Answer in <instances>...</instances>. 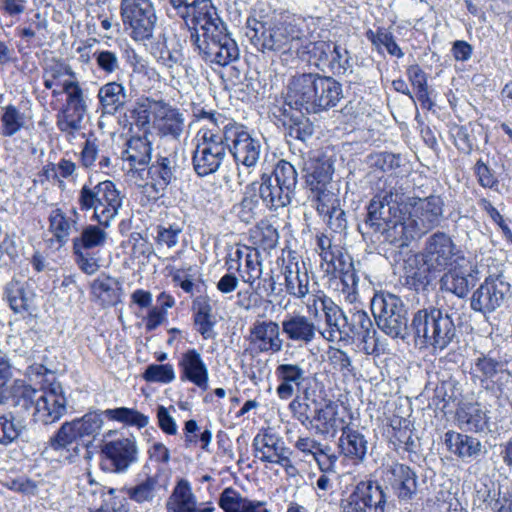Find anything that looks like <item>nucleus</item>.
Masks as SVG:
<instances>
[{"label": "nucleus", "mask_w": 512, "mask_h": 512, "mask_svg": "<svg viewBox=\"0 0 512 512\" xmlns=\"http://www.w3.org/2000/svg\"><path fill=\"white\" fill-rule=\"evenodd\" d=\"M286 89V104L307 114L326 112L343 98L342 84L318 73H297L289 78Z\"/></svg>", "instance_id": "nucleus-1"}, {"label": "nucleus", "mask_w": 512, "mask_h": 512, "mask_svg": "<svg viewBox=\"0 0 512 512\" xmlns=\"http://www.w3.org/2000/svg\"><path fill=\"white\" fill-rule=\"evenodd\" d=\"M246 36L263 53H287L299 49L304 34L291 22L271 23L249 17L246 21Z\"/></svg>", "instance_id": "nucleus-2"}, {"label": "nucleus", "mask_w": 512, "mask_h": 512, "mask_svg": "<svg viewBox=\"0 0 512 512\" xmlns=\"http://www.w3.org/2000/svg\"><path fill=\"white\" fill-rule=\"evenodd\" d=\"M78 204L81 211L93 210L92 219L104 228L117 216L122 198L116 185L105 180L94 186L83 185L79 191Z\"/></svg>", "instance_id": "nucleus-3"}, {"label": "nucleus", "mask_w": 512, "mask_h": 512, "mask_svg": "<svg viewBox=\"0 0 512 512\" xmlns=\"http://www.w3.org/2000/svg\"><path fill=\"white\" fill-rule=\"evenodd\" d=\"M190 39L206 63L226 66L239 58L237 43L225 25L208 28L204 34L191 33Z\"/></svg>", "instance_id": "nucleus-4"}, {"label": "nucleus", "mask_w": 512, "mask_h": 512, "mask_svg": "<svg viewBox=\"0 0 512 512\" xmlns=\"http://www.w3.org/2000/svg\"><path fill=\"white\" fill-rule=\"evenodd\" d=\"M371 310L380 330L392 338L404 340L408 335V311L402 299L392 293H376Z\"/></svg>", "instance_id": "nucleus-5"}, {"label": "nucleus", "mask_w": 512, "mask_h": 512, "mask_svg": "<svg viewBox=\"0 0 512 512\" xmlns=\"http://www.w3.org/2000/svg\"><path fill=\"white\" fill-rule=\"evenodd\" d=\"M120 15L134 41L144 43L153 38L158 17L152 0H120Z\"/></svg>", "instance_id": "nucleus-6"}, {"label": "nucleus", "mask_w": 512, "mask_h": 512, "mask_svg": "<svg viewBox=\"0 0 512 512\" xmlns=\"http://www.w3.org/2000/svg\"><path fill=\"white\" fill-rule=\"evenodd\" d=\"M62 86L66 94V107L57 115V127L67 136L75 137V133L82 129V122L91 99L78 78L63 80Z\"/></svg>", "instance_id": "nucleus-7"}, {"label": "nucleus", "mask_w": 512, "mask_h": 512, "mask_svg": "<svg viewBox=\"0 0 512 512\" xmlns=\"http://www.w3.org/2000/svg\"><path fill=\"white\" fill-rule=\"evenodd\" d=\"M404 211V194L395 187L383 189L376 194L367 207L364 227L367 233H377L388 223L401 217Z\"/></svg>", "instance_id": "nucleus-8"}, {"label": "nucleus", "mask_w": 512, "mask_h": 512, "mask_svg": "<svg viewBox=\"0 0 512 512\" xmlns=\"http://www.w3.org/2000/svg\"><path fill=\"white\" fill-rule=\"evenodd\" d=\"M444 200L439 195L404 200V211L419 238L440 226L444 220Z\"/></svg>", "instance_id": "nucleus-9"}, {"label": "nucleus", "mask_w": 512, "mask_h": 512, "mask_svg": "<svg viewBox=\"0 0 512 512\" xmlns=\"http://www.w3.org/2000/svg\"><path fill=\"white\" fill-rule=\"evenodd\" d=\"M423 266L431 272H444L463 258L461 249L454 243L450 235L437 231L431 234L424 243L420 253Z\"/></svg>", "instance_id": "nucleus-10"}, {"label": "nucleus", "mask_w": 512, "mask_h": 512, "mask_svg": "<svg viewBox=\"0 0 512 512\" xmlns=\"http://www.w3.org/2000/svg\"><path fill=\"white\" fill-rule=\"evenodd\" d=\"M387 496L383 487L372 480L360 481L340 501L342 512H385Z\"/></svg>", "instance_id": "nucleus-11"}, {"label": "nucleus", "mask_w": 512, "mask_h": 512, "mask_svg": "<svg viewBox=\"0 0 512 512\" xmlns=\"http://www.w3.org/2000/svg\"><path fill=\"white\" fill-rule=\"evenodd\" d=\"M510 290V283L502 275L488 276L473 292L471 309L484 315L492 313L510 297Z\"/></svg>", "instance_id": "nucleus-12"}, {"label": "nucleus", "mask_w": 512, "mask_h": 512, "mask_svg": "<svg viewBox=\"0 0 512 512\" xmlns=\"http://www.w3.org/2000/svg\"><path fill=\"white\" fill-rule=\"evenodd\" d=\"M229 152L233 156L236 165L250 169L258 163L262 151V145L258 138L254 137L242 124L236 123L234 129L228 132Z\"/></svg>", "instance_id": "nucleus-13"}, {"label": "nucleus", "mask_w": 512, "mask_h": 512, "mask_svg": "<svg viewBox=\"0 0 512 512\" xmlns=\"http://www.w3.org/2000/svg\"><path fill=\"white\" fill-rule=\"evenodd\" d=\"M66 406L67 400L61 383L52 382L40 390L33 419L44 425L52 424L64 416L67 410Z\"/></svg>", "instance_id": "nucleus-14"}, {"label": "nucleus", "mask_w": 512, "mask_h": 512, "mask_svg": "<svg viewBox=\"0 0 512 512\" xmlns=\"http://www.w3.org/2000/svg\"><path fill=\"white\" fill-rule=\"evenodd\" d=\"M275 375L279 382L276 394L281 400H288L300 392L303 393L304 399H309L310 377L300 363L279 364L275 369Z\"/></svg>", "instance_id": "nucleus-15"}, {"label": "nucleus", "mask_w": 512, "mask_h": 512, "mask_svg": "<svg viewBox=\"0 0 512 512\" xmlns=\"http://www.w3.org/2000/svg\"><path fill=\"white\" fill-rule=\"evenodd\" d=\"M252 446L254 456L262 462L280 465L287 473L295 470L290 459L291 451L277 434L258 433L253 439Z\"/></svg>", "instance_id": "nucleus-16"}, {"label": "nucleus", "mask_w": 512, "mask_h": 512, "mask_svg": "<svg viewBox=\"0 0 512 512\" xmlns=\"http://www.w3.org/2000/svg\"><path fill=\"white\" fill-rule=\"evenodd\" d=\"M102 453L105 456L102 467L110 472L125 473L138 462V447L133 437L106 442Z\"/></svg>", "instance_id": "nucleus-17"}, {"label": "nucleus", "mask_w": 512, "mask_h": 512, "mask_svg": "<svg viewBox=\"0 0 512 512\" xmlns=\"http://www.w3.org/2000/svg\"><path fill=\"white\" fill-rule=\"evenodd\" d=\"M385 481L390 484L400 502L412 501L418 491L416 472L402 463H392L384 471Z\"/></svg>", "instance_id": "nucleus-18"}, {"label": "nucleus", "mask_w": 512, "mask_h": 512, "mask_svg": "<svg viewBox=\"0 0 512 512\" xmlns=\"http://www.w3.org/2000/svg\"><path fill=\"white\" fill-rule=\"evenodd\" d=\"M248 341L262 353H278L283 348L279 324L272 320H256L249 329Z\"/></svg>", "instance_id": "nucleus-19"}, {"label": "nucleus", "mask_w": 512, "mask_h": 512, "mask_svg": "<svg viewBox=\"0 0 512 512\" xmlns=\"http://www.w3.org/2000/svg\"><path fill=\"white\" fill-rule=\"evenodd\" d=\"M281 273L288 295L296 299H304L310 294V278L304 261L295 257L288 258L283 263Z\"/></svg>", "instance_id": "nucleus-20"}, {"label": "nucleus", "mask_w": 512, "mask_h": 512, "mask_svg": "<svg viewBox=\"0 0 512 512\" xmlns=\"http://www.w3.org/2000/svg\"><path fill=\"white\" fill-rule=\"evenodd\" d=\"M167 512H214L210 502L199 503L190 483L180 479L166 501Z\"/></svg>", "instance_id": "nucleus-21"}, {"label": "nucleus", "mask_w": 512, "mask_h": 512, "mask_svg": "<svg viewBox=\"0 0 512 512\" xmlns=\"http://www.w3.org/2000/svg\"><path fill=\"white\" fill-rule=\"evenodd\" d=\"M178 171L176 153L158 155L148 168L151 188L156 194L163 196L167 187L177 179Z\"/></svg>", "instance_id": "nucleus-22"}, {"label": "nucleus", "mask_w": 512, "mask_h": 512, "mask_svg": "<svg viewBox=\"0 0 512 512\" xmlns=\"http://www.w3.org/2000/svg\"><path fill=\"white\" fill-rule=\"evenodd\" d=\"M282 333L292 342L310 344L315 340L317 327L307 316L300 313L287 314L281 322Z\"/></svg>", "instance_id": "nucleus-23"}, {"label": "nucleus", "mask_w": 512, "mask_h": 512, "mask_svg": "<svg viewBox=\"0 0 512 512\" xmlns=\"http://www.w3.org/2000/svg\"><path fill=\"white\" fill-rule=\"evenodd\" d=\"M338 449L340 455L352 461L355 464L362 463L368 453V441L359 430L346 425L341 429V435L338 439Z\"/></svg>", "instance_id": "nucleus-24"}, {"label": "nucleus", "mask_w": 512, "mask_h": 512, "mask_svg": "<svg viewBox=\"0 0 512 512\" xmlns=\"http://www.w3.org/2000/svg\"><path fill=\"white\" fill-rule=\"evenodd\" d=\"M189 4L190 7L187 9V13L178 16L185 21L191 33H199V30H201L204 34L208 28L225 25L217 17L216 12L211 11V5L206 0H198L195 3L189 2Z\"/></svg>", "instance_id": "nucleus-25"}, {"label": "nucleus", "mask_w": 512, "mask_h": 512, "mask_svg": "<svg viewBox=\"0 0 512 512\" xmlns=\"http://www.w3.org/2000/svg\"><path fill=\"white\" fill-rule=\"evenodd\" d=\"M258 192L263 204L272 211L287 207L295 196L289 189L275 182L267 173H263L260 178Z\"/></svg>", "instance_id": "nucleus-26"}, {"label": "nucleus", "mask_w": 512, "mask_h": 512, "mask_svg": "<svg viewBox=\"0 0 512 512\" xmlns=\"http://www.w3.org/2000/svg\"><path fill=\"white\" fill-rule=\"evenodd\" d=\"M179 366L182 371V379H186L201 390L208 389V367L196 349H189L182 354Z\"/></svg>", "instance_id": "nucleus-27"}, {"label": "nucleus", "mask_w": 512, "mask_h": 512, "mask_svg": "<svg viewBox=\"0 0 512 512\" xmlns=\"http://www.w3.org/2000/svg\"><path fill=\"white\" fill-rule=\"evenodd\" d=\"M97 99L102 115H115L125 108L128 102V93L122 83L112 81L99 88Z\"/></svg>", "instance_id": "nucleus-28"}, {"label": "nucleus", "mask_w": 512, "mask_h": 512, "mask_svg": "<svg viewBox=\"0 0 512 512\" xmlns=\"http://www.w3.org/2000/svg\"><path fill=\"white\" fill-rule=\"evenodd\" d=\"M476 279L468 269L448 268L439 280L440 290L464 299L475 286Z\"/></svg>", "instance_id": "nucleus-29"}, {"label": "nucleus", "mask_w": 512, "mask_h": 512, "mask_svg": "<svg viewBox=\"0 0 512 512\" xmlns=\"http://www.w3.org/2000/svg\"><path fill=\"white\" fill-rule=\"evenodd\" d=\"M384 229L379 230L376 234H379L382 241L388 242L397 248H403L409 246L412 240L419 238L416 231H411L412 225L405 213H402L401 217L388 223Z\"/></svg>", "instance_id": "nucleus-30"}, {"label": "nucleus", "mask_w": 512, "mask_h": 512, "mask_svg": "<svg viewBox=\"0 0 512 512\" xmlns=\"http://www.w3.org/2000/svg\"><path fill=\"white\" fill-rule=\"evenodd\" d=\"M5 294L15 313L31 315L34 311L35 294L27 282L13 279L6 285Z\"/></svg>", "instance_id": "nucleus-31"}, {"label": "nucleus", "mask_w": 512, "mask_h": 512, "mask_svg": "<svg viewBox=\"0 0 512 512\" xmlns=\"http://www.w3.org/2000/svg\"><path fill=\"white\" fill-rule=\"evenodd\" d=\"M219 506L225 512H270L266 502L243 497L232 487L225 488L220 494Z\"/></svg>", "instance_id": "nucleus-32"}, {"label": "nucleus", "mask_w": 512, "mask_h": 512, "mask_svg": "<svg viewBox=\"0 0 512 512\" xmlns=\"http://www.w3.org/2000/svg\"><path fill=\"white\" fill-rule=\"evenodd\" d=\"M437 311L442 310L435 307L422 308L413 315L410 328L416 344L421 347H425L428 340H431V334L438 322Z\"/></svg>", "instance_id": "nucleus-33"}, {"label": "nucleus", "mask_w": 512, "mask_h": 512, "mask_svg": "<svg viewBox=\"0 0 512 512\" xmlns=\"http://www.w3.org/2000/svg\"><path fill=\"white\" fill-rule=\"evenodd\" d=\"M323 313L329 334L326 337L325 333H323V336L329 341L345 338L348 330V317L342 308L331 298L330 300H324Z\"/></svg>", "instance_id": "nucleus-34"}, {"label": "nucleus", "mask_w": 512, "mask_h": 512, "mask_svg": "<svg viewBox=\"0 0 512 512\" xmlns=\"http://www.w3.org/2000/svg\"><path fill=\"white\" fill-rule=\"evenodd\" d=\"M313 427L317 434L334 436L342 427H345L344 420L338 417L337 404L329 401L324 407L315 410L312 417Z\"/></svg>", "instance_id": "nucleus-35"}, {"label": "nucleus", "mask_w": 512, "mask_h": 512, "mask_svg": "<svg viewBox=\"0 0 512 512\" xmlns=\"http://www.w3.org/2000/svg\"><path fill=\"white\" fill-rule=\"evenodd\" d=\"M445 444L450 452L462 459L476 458L482 449L477 438L451 430L445 433Z\"/></svg>", "instance_id": "nucleus-36"}, {"label": "nucleus", "mask_w": 512, "mask_h": 512, "mask_svg": "<svg viewBox=\"0 0 512 512\" xmlns=\"http://www.w3.org/2000/svg\"><path fill=\"white\" fill-rule=\"evenodd\" d=\"M77 439H80L74 421L65 422L61 425L57 433L50 438L49 446L61 456H64L69 462H73L79 454V447H72L75 454L70 453L71 446Z\"/></svg>", "instance_id": "nucleus-37"}, {"label": "nucleus", "mask_w": 512, "mask_h": 512, "mask_svg": "<svg viewBox=\"0 0 512 512\" xmlns=\"http://www.w3.org/2000/svg\"><path fill=\"white\" fill-rule=\"evenodd\" d=\"M161 488L157 476H147L133 486H125L120 492L137 504H152Z\"/></svg>", "instance_id": "nucleus-38"}, {"label": "nucleus", "mask_w": 512, "mask_h": 512, "mask_svg": "<svg viewBox=\"0 0 512 512\" xmlns=\"http://www.w3.org/2000/svg\"><path fill=\"white\" fill-rule=\"evenodd\" d=\"M226 152L196 147L193 152L192 164L199 177L214 174L220 168Z\"/></svg>", "instance_id": "nucleus-39"}, {"label": "nucleus", "mask_w": 512, "mask_h": 512, "mask_svg": "<svg viewBox=\"0 0 512 512\" xmlns=\"http://www.w3.org/2000/svg\"><path fill=\"white\" fill-rule=\"evenodd\" d=\"M438 322L431 334V340H428L425 347H432L434 350H444L456 337V327L447 313L437 311Z\"/></svg>", "instance_id": "nucleus-40"}, {"label": "nucleus", "mask_w": 512, "mask_h": 512, "mask_svg": "<svg viewBox=\"0 0 512 512\" xmlns=\"http://www.w3.org/2000/svg\"><path fill=\"white\" fill-rule=\"evenodd\" d=\"M43 84L46 89L62 86L63 80L77 79V74L72 67L62 60L51 59L43 67Z\"/></svg>", "instance_id": "nucleus-41"}, {"label": "nucleus", "mask_w": 512, "mask_h": 512, "mask_svg": "<svg viewBox=\"0 0 512 512\" xmlns=\"http://www.w3.org/2000/svg\"><path fill=\"white\" fill-rule=\"evenodd\" d=\"M460 427L468 431L483 432L488 429V416L479 404H470L457 411Z\"/></svg>", "instance_id": "nucleus-42"}, {"label": "nucleus", "mask_w": 512, "mask_h": 512, "mask_svg": "<svg viewBox=\"0 0 512 512\" xmlns=\"http://www.w3.org/2000/svg\"><path fill=\"white\" fill-rule=\"evenodd\" d=\"M40 391L27 385L23 380H15L10 388V396L13 406L18 413L27 412L32 407L35 409Z\"/></svg>", "instance_id": "nucleus-43"}, {"label": "nucleus", "mask_w": 512, "mask_h": 512, "mask_svg": "<svg viewBox=\"0 0 512 512\" xmlns=\"http://www.w3.org/2000/svg\"><path fill=\"white\" fill-rule=\"evenodd\" d=\"M151 152V143L146 136L132 137L127 142L123 158L129 161L131 166H146L151 160Z\"/></svg>", "instance_id": "nucleus-44"}, {"label": "nucleus", "mask_w": 512, "mask_h": 512, "mask_svg": "<svg viewBox=\"0 0 512 512\" xmlns=\"http://www.w3.org/2000/svg\"><path fill=\"white\" fill-rule=\"evenodd\" d=\"M235 124L234 121L227 122L223 125L222 132L219 133H214L211 129H200L197 134L199 142L196 147L226 152L230 143L228 132L230 129H234Z\"/></svg>", "instance_id": "nucleus-45"}, {"label": "nucleus", "mask_w": 512, "mask_h": 512, "mask_svg": "<svg viewBox=\"0 0 512 512\" xmlns=\"http://www.w3.org/2000/svg\"><path fill=\"white\" fill-rule=\"evenodd\" d=\"M103 226L99 225H86L83 227L79 236L73 239V250H91L98 247H103L107 240V232Z\"/></svg>", "instance_id": "nucleus-46"}, {"label": "nucleus", "mask_w": 512, "mask_h": 512, "mask_svg": "<svg viewBox=\"0 0 512 512\" xmlns=\"http://www.w3.org/2000/svg\"><path fill=\"white\" fill-rule=\"evenodd\" d=\"M509 499L499 498V492L491 490L488 485L480 484L476 486L473 497V509L478 512H499L500 507H504Z\"/></svg>", "instance_id": "nucleus-47"}, {"label": "nucleus", "mask_w": 512, "mask_h": 512, "mask_svg": "<svg viewBox=\"0 0 512 512\" xmlns=\"http://www.w3.org/2000/svg\"><path fill=\"white\" fill-rule=\"evenodd\" d=\"M235 270L239 273L242 281L249 284L250 288L257 293L254 284L260 279L263 273L262 259L259 250L255 248L253 252H249L248 258L244 261V264L238 263Z\"/></svg>", "instance_id": "nucleus-48"}, {"label": "nucleus", "mask_w": 512, "mask_h": 512, "mask_svg": "<svg viewBox=\"0 0 512 512\" xmlns=\"http://www.w3.org/2000/svg\"><path fill=\"white\" fill-rule=\"evenodd\" d=\"M74 219L68 218L61 209H54L49 215V226L51 232L60 243L68 241L72 228L77 225L78 212L73 209Z\"/></svg>", "instance_id": "nucleus-49"}, {"label": "nucleus", "mask_w": 512, "mask_h": 512, "mask_svg": "<svg viewBox=\"0 0 512 512\" xmlns=\"http://www.w3.org/2000/svg\"><path fill=\"white\" fill-rule=\"evenodd\" d=\"M156 127L161 135L177 139L184 129L183 115L176 109H168L157 120Z\"/></svg>", "instance_id": "nucleus-50"}, {"label": "nucleus", "mask_w": 512, "mask_h": 512, "mask_svg": "<svg viewBox=\"0 0 512 512\" xmlns=\"http://www.w3.org/2000/svg\"><path fill=\"white\" fill-rule=\"evenodd\" d=\"M268 176H271L275 182L286 189H289L290 192L295 195L298 183V173L292 163L284 159L279 160L275 164L272 173L268 174Z\"/></svg>", "instance_id": "nucleus-51"}, {"label": "nucleus", "mask_w": 512, "mask_h": 512, "mask_svg": "<svg viewBox=\"0 0 512 512\" xmlns=\"http://www.w3.org/2000/svg\"><path fill=\"white\" fill-rule=\"evenodd\" d=\"M367 39L377 48L380 52L384 47L386 51L397 58H402L404 53L395 41V37L388 29L379 27L376 31L368 30L366 32Z\"/></svg>", "instance_id": "nucleus-52"}, {"label": "nucleus", "mask_w": 512, "mask_h": 512, "mask_svg": "<svg viewBox=\"0 0 512 512\" xmlns=\"http://www.w3.org/2000/svg\"><path fill=\"white\" fill-rule=\"evenodd\" d=\"M104 414L110 420L118 421L126 425L143 428L148 425L149 417L133 408L119 407L107 409Z\"/></svg>", "instance_id": "nucleus-53"}, {"label": "nucleus", "mask_w": 512, "mask_h": 512, "mask_svg": "<svg viewBox=\"0 0 512 512\" xmlns=\"http://www.w3.org/2000/svg\"><path fill=\"white\" fill-rule=\"evenodd\" d=\"M104 411H92L86 413L83 417L73 420L78 431V435L81 438L92 437L94 438L99 434L102 426Z\"/></svg>", "instance_id": "nucleus-54"}, {"label": "nucleus", "mask_w": 512, "mask_h": 512, "mask_svg": "<svg viewBox=\"0 0 512 512\" xmlns=\"http://www.w3.org/2000/svg\"><path fill=\"white\" fill-rule=\"evenodd\" d=\"M333 44L334 42L321 40L311 42L306 46L310 61L322 71L328 70L329 64H331Z\"/></svg>", "instance_id": "nucleus-55"}, {"label": "nucleus", "mask_w": 512, "mask_h": 512, "mask_svg": "<svg viewBox=\"0 0 512 512\" xmlns=\"http://www.w3.org/2000/svg\"><path fill=\"white\" fill-rule=\"evenodd\" d=\"M25 125L24 115L13 105L4 108L1 115V134L4 137H12Z\"/></svg>", "instance_id": "nucleus-56"}, {"label": "nucleus", "mask_w": 512, "mask_h": 512, "mask_svg": "<svg viewBox=\"0 0 512 512\" xmlns=\"http://www.w3.org/2000/svg\"><path fill=\"white\" fill-rule=\"evenodd\" d=\"M413 263H417V256H411L407 260V263L409 264L410 268L405 267L406 269V283L412 287L414 290H424L431 282L432 278L430 274H436L437 272H431L427 269V266H424L423 268H417L414 269L412 267Z\"/></svg>", "instance_id": "nucleus-57"}, {"label": "nucleus", "mask_w": 512, "mask_h": 512, "mask_svg": "<svg viewBox=\"0 0 512 512\" xmlns=\"http://www.w3.org/2000/svg\"><path fill=\"white\" fill-rule=\"evenodd\" d=\"M333 169L327 162H316L311 172L306 175V184L310 191L317 188H327L332 179Z\"/></svg>", "instance_id": "nucleus-58"}, {"label": "nucleus", "mask_w": 512, "mask_h": 512, "mask_svg": "<svg viewBox=\"0 0 512 512\" xmlns=\"http://www.w3.org/2000/svg\"><path fill=\"white\" fill-rule=\"evenodd\" d=\"M25 426L12 413L0 416V444L9 445L21 435Z\"/></svg>", "instance_id": "nucleus-59"}, {"label": "nucleus", "mask_w": 512, "mask_h": 512, "mask_svg": "<svg viewBox=\"0 0 512 512\" xmlns=\"http://www.w3.org/2000/svg\"><path fill=\"white\" fill-rule=\"evenodd\" d=\"M376 331L373 328V323L368 314L363 310H357L353 312L348 318V330L346 337H361L368 336L369 333Z\"/></svg>", "instance_id": "nucleus-60"}, {"label": "nucleus", "mask_w": 512, "mask_h": 512, "mask_svg": "<svg viewBox=\"0 0 512 512\" xmlns=\"http://www.w3.org/2000/svg\"><path fill=\"white\" fill-rule=\"evenodd\" d=\"M309 198L315 203L316 210L320 215L326 216L339 206L335 194L327 188L312 190Z\"/></svg>", "instance_id": "nucleus-61"}, {"label": "nucleus", "mask_w": 512, "mask_h": 512, "mask_svg": "<svg viewBox=\"0 0 512 512\" xmlns=\"http://www.w3.org/2000/svg\"><path fill=\"white\" fill-rule=\"evenodd\" d=\"M252 238L254 239V244L263 250H270L277 246L279 234L271 224L262 222L253 231Z\"/></svg>", "instance_id": "nucleus-62"}, {"label": "nucleus", "mask_w": 512, "mask_h": 512, "mask_svg": "<svg viewBox=\"0 0 512 512\" xmlns=\"http://www.w3.org/2000/svg\"><path fill=\"white\" fill-rule=\"evenodd\" d=\"M116 281L109 276H102L95 279L91 285L92 293L104 304H112L116 299Z\"/></svg>", "instance_id": "nucleus-63"}, {"label": "nucleus", "mask_w": 512, "mask_h": 512, "mask_svg": "<svg viewBox=\"0 0 512 512\" xmlns=\"http://www.w3.org/2000/svg\"><path fill=\"white\" fill-rule=\"evenodd\" d=\"M451 136L459 151L470 154L475 146V136L471 125L455 126L451 128Z\"/></svg>", "instance_id": "nucleus-64"}]
</instances>
